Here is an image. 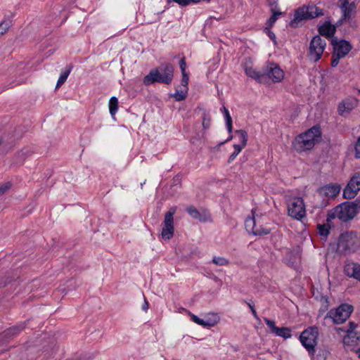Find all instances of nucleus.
Masks as SVG:
<instances>
[{
	"instance_id": "1",
	"label": "nucleus",
	"mask_w": 360,
	"mask_h": 360,
	"mask_svg": "<svg viewBox=\"0 0 360 360\" xmlns=\"http://www.w3.org/2000/svg\"><path fill=\"white\" fill-rule=\"evenodd\" d=\"M174 67L170 63H162L158 68L152 69L143 79V83L149 86L155 82L170 84L174 78Z\"/></svg>"
},
{
	"instance_id": "2",
	"label": "nucleus",
	"mask_w": 360,
	"mask_h": 360,
	"mask_svg": "<svg viewBox=\"0 0 360 360\" xmlns=\"http://www.w3.org/2000/svg\"><path fill=\"white\" fill-rule=\"evenodd\" d=\"M323 15V9L314 4L303 5L295 10L294 18L289 22L288 26L291 28H298L302 27L306 21Z\"/></svg>"
},
{
	"instance_id": "3",
	"label": "nucleus",
	"mask_w": 360,
	"mask_h": 360,
	"mask_svg": "<svg viewBox=\"0 0 360 360\" xmlns=\"http://www.w3.org/2000/svg\"><path fill=\"white\" fill-rule=\"evenodd\" d=\"M337 245L341 255L355 252L360 247V238L356 231H345L339 236Z\"/></svg>"
},
{
	"instance_id": "4",
	"label": "nucleus",
	"mask_w": 360,
	"mask_h": 360,
	"mask_svg": "<svg viewBox=\"0 0 360 360\" xmlns=\"http://www.w3.org/2000/svg\"><path fill=\"white\" fill-rule=\"evenodd\" d=\"M260 84H266L270 81L280 82L284 77V72L275 63L267 61L260 70Z\"/></svg>"
},
{
	"instance_id": "5",
	"label": "nucleus",
	"mask_w": 360,
	"mask_h": 360,
	"mask_svg": "<svg viewBox=\"0 0 360 360\" xmlns=\"http://www.w3.org/2000/svg\"><path fill=\"white\" fill-rule=\"evenodd\" d=\"M319 337V328L314 326L306 328L300 335V341L302 346L307 349L309 354L314 357Z\"/></svg>"
},
{
	"instance_id": "6",
	"label": "nucleus",
	"mask_w": 360,
	"mask_h": 360,
	"mask_svg": "<svg viewBox=\"0 0 360 360\" xmlns=\"http://www.w3.org/2000/svg\"><path fill=\"white\" fill-rule=\"evenodd\" d=\"M354 311L351 304L343 303L336 309H330L325 316V319H331L333 323L341 324L345 322Z\"/></svg>"
},
{
	"instance_id": "7",
	"label": "nucleus",
	"mask_w": 360,
	"mask_h": 360,
	"mask_svg": "<svg viewBox=\"0 0 360 360\" xmlns=\"http://www.w3.org/2000/svg\"><path fill=\"white\" fill-rule=\"evenodd\" d=\"M326 42L323 39L320 35H316L314 37L310 43L307 56L310 60L316 63L319 61L323 55V53L326 49Z\"/></svg>"
},
{
	"instance_id": "8",
	"label": "nucleus",
	"mask_w": 360,
	"mask_h": 360,
	"mask_svg": "<svg viewBox=\"0 0 360 360\" xmlns=\"http://www.w3.org/2000/svg\"><path fill=\"white\" fill-rule=\"evenodd\" d=\"M288 215L300 220L305 215V205L301 197H293L288 200Z\"/></svg>"
},
{
	"instance_id": "9",
	"label": "nucleus",
	"mask_w": 360,
	"mask_h": 360,
	"mask_svg": "<svg viewBox=\"0 0 360 360\" xmlns=\"http://www.w3.org/2000/svg\"><path fill=\"white\" fill-rule=\"evenodd\" d=\"M177 207L172 206L165 213L162 227V238L165 240L171 239L174 233V215L176 212Z\"/></svg>"
},
{
	"instance_id": "10",
	"label": "nucleus",
	"mask_w": 360,
	"mask_h": 360,
	"mask_svg": "<svg viewBox=\"0 0 360 360\" xmlns=\"http://www.w3.org/2000/svg\"><path fill=\"white\" fill-rule=\"evenodd\" d=\"M336 210H338L339 219L342 222L352 221L357 215L350 201L341 202L336 206Z\"/></svg>"
},
{
	"instance_id": "11",
	"label": "nucleus",
	"mask_w": 360,
	"mask_h": 360,
	"mask_svg": "<svg viewBox=\"0 0 360 360\" xmlns=\"http://www.w3.org/2000/svg\"><path fill=\"white\" fill-rule=\"evenodd\" d=\"M302 248L297 245L292 249H288L285 256L283 259V262L291 268H295L301 260Z\"/></svg>"
},
{
	"instance_id": "12",
	"label": "nucleus",
	"mask_w": 360,
	"mask_h": 360,
	"mask_svg": "<svg viewBox=\"0 0 360 360\" xmlns=\"http://www.w3.org/2000/svg\"><path fill=\"white\" fill-rule=\"evenodd\" d=\"M26 327V322H21L15 326H11L6 329L0 333V342L3 345L6 344L13 338L17 336Z\"/></svg>"
},
{
	"instance_id": "13",
	"label": "nucleus",
	"mask_w": 360,
	"mask_h": 360,
	"mask_svg": "<svg viewBox=\"0 0 360 360\" xmlns=\"http://www.w3.org/2000/svg\"><path fill=\"white\" fill-rule=\"evenodd\" d=\"M331 44L333 46V52H335V54L342 58L346 56L352 49L350 42L345 39H341L338 41L337 38L333 39Z\"/></svg>"
},
{
	"instance_id": "14",
	"label": "nucleus",
	"mask_w": 360,
	"mask_h": 360,
	"mask_svg": "<svg viewBox=\"0 0 360 360\" xmlns=\"http://www.w3.org/2000/svg\"><path fill=\"white\" fill-rule=\"evenodd\" d=\"M341 187L338 184H329L323 186L317 189V193L323 198L333 199L340 192Z\"/></svg>"
},
{
	"instance_id": "15",
	"label": "nucleus",
	"mask_w": 360,
	"mask_h": 360,
	"mask_svg": "<svg viewBox=\"0 0 360 360\" xmlns=\"http://www.w3.org/2000/svg\"><path fill=\"white\" fill-rule=\"evenodd\" d=\"M314 146L315 142L311 141V139H304L301 134L295 137V139L292 143L293 148L298 153L311 150Z\"/></svg>"
},
{
	"instance_id": "16",
	"label": "nucleus",
	"mask_w": 360,
	"mask_h": 360,
	"mask_svg": "<svg viewBox=\"0 0 360 360\" xmlns=\"http://www.w3.org/2000/svg\"><path fill=\"white\" fill-rule=\"evenodd\" d=\"M358 105V100L355 98H347L342 101L338 106V114L345 116Z\"/></svg>"
},
{
	"instance_id": "17",
	"label": "nucleus",
	"mask_w": 360,
	"mask_h": 360,
	"mask_svg": "<svg viewBox=\"0 0 360 360\" xmlns=\"http://www.w3.org/2000/svg\"><path fill=\"white\" fill-rule=\"evenodd\" d=\"M200 110L202 111V130L200 133L197 134L198 139H205L207 134V131L211 127V122H212V117L209 111H207L205 109L200 108Z\"/></svg>"
},
{
	"instance_id": "18",
	"label": "nucleus",
	"mask_w": 360,
	"mask_h": 360,
	"mask_svg": "<svg viewBox=\"0 0 360 360\" xmlns=\"http://www.w3.org/2000/svg\"><path fill=\"white\" fill-rule=\"evenodd\" d=\"M186 210L193 219H197L200 222H207L210 219V215L207 211L203 210L202 212H200L193 205L188 206Z\"/></svg>"
},
{
	"instance_id": "19",
	"label": "nucleus",
	"mask_w": 360,
	"mask_h": 360,
	"mask_svg": "<svg viewBox=\"0 0 360 360\" xmlns=\"http://www.w3.org/2000/svg\"><path fill=\"white\" fill-rule=\"evenodd\" d=\"M318 31L319 33V35L325 37L327 39L333 37L334 34L336 32L335 28L333 25V24H331L330 20L325 21V22L323 25H319L318 27Z\"/></svg>"
},
{
	"instance_id": "20",
	"label": "nucleus",
	"mask_w": 360,
	"mask_h": 360,
	"mask_svg": "<svg viewBox=\"0 0 360 360\" xmlns=\"http://www.w3.org/2000/svg\"><path fill=\"white\" fill-rule=\"evenodd\" d=\"M301 134L304 139H311V141L316 143L321 138L322 131L320 125L316 124Z\"/></svg>"
},
{
	"instance_id": "21",
	"label": "nucleus",
	"mask_w": 360,
	"mask_h": 360,
	"mask_svg": "<svg viewBox=\"0 0 360 360\" xmlns=\"http://www.w3.org/2000/svg\"><path fill=\"white\" fill-rule=\"evenodd\" d=\"M73 68V65L72 63H70L68 65L66 66L65 70L60 74V76L59 77L56 89L59 88L61 85H63L65 81L67 80L68 77L69 76L70 72L72 71Z\"/></svg>"
},
{
	"instance_id": "22",
	"label": "nucleus",
	"mask_w": 360,
	"mask_h": 360,
	"mask_svg": "<svg viewBox=\"0 0 360 360\" xmlns=\"http://www.w3.org/2000/svg\"><path fill=\"white\" fill-rule=\"evenodd\" d=\"M358 192L357 189L353 188L347 183V185L343 190L342 197L344 199L352 200L356 196Z\"/></svg>"
},
{
	"instance_id": "23",
	"label": "nucleus",
	"mask_w": 360,
	"mask_h": 360,
	"mask_svg": "<svg viewBox=\"0 0 360 360\" xmlns=\"http://www.w3.org/2000/svg\"><path fill=\"white\" fill-rule=\"evenodd\" d=\"M191 320L195 322V323L200 325V326H202L205 328H210L212 326H214L216 323H217V321H212L210 319L207 320V321H205L202 319H200L198 316L194 315V314H191Z\"/></svg>"
},
{
	"instance_id": "24",
	"label": "nucleus",
	"mask_w": 360,
	"mask_h": 360,
	"mask_svg": "<svg viewBox=\"0 0 360 360\" xmlns=\"http://www.w3.org/2000/svg\"><path fill=\"white\" fill-rule=\"evenodd\" d=\"M349 328L347 330H345L342 328H335L337 331L342 330V331L347 333V335L344 337V339H343L344 342H351L350 341H349V340L350 338L349 336H351L353 334V332H354V330L357 327V324L353 321H349Z\"/></svg>"
},
{
	"instance_id": "25",
	"label": "nucleus",
	"mask_w": 360,
	"mask_h": 360,
	"mask_svg": "<svg viewBox=\"0 0 360 360\" xmlns=\"http://www.w3.org/2000/svg\"><path fill=\"white\" fill-rule=\"evenodd\" d=\"M221 112L224 116L227 131L229 134H231L233 132V121L229 111L226 107L224 106L221 109Z\"/></svg>"
},
{
	"instance_id": "26",
	"label": "nucleus",
	"mask_w": 360,
	"mask_h": 360,
	"mask_svg": "<svg viewBox=\"0 0 360 360\" xmlns=\"http://www.w3.org/2000/svg\"><path fill=\"white\" fill-rule=\"evenodd\" d=\"M245 74L248 77L255 79L258 83H260V70L257 71L252 67H248L247 65L244 66Z\"/></svg>"
},
{
	"instance_id": "27",
	"label": "nucleus",
	"mask_w": 360,
	"mask_h": 360,
	"mask_svg": "<svg viewBox=\"0 0 360 360\" xmlns=\"http://www.w3.org/2000/svg\"><path fill=\"white\" fill-rule=\"evenodd\" d=\"M330 354V350L328 346L322 345L318 347V353L316 354V360H326Z\"/></svg>"
},
{
	"instance_id": "28",
	"label": "nucleus",
	"mask_w": 360,
	"mask_h": 360,
	"mask_svg": "<svg viewBox=\"0 0 360 360\" xmlns=\"http://www.w3.org/2000/svg\"><path fill=\"white\" fill-rule=\"evenodd\" d=\"M32 152L28 148H23L18 151L15 155L16 162L22 164L25 159L30 156Z\"/></svg>"
},
{
	"instance_id": "29",
	"label": "nucleus",
	"mask_w": 360,
	"mask_h": 360,
	"mask_svg": "<svg viewBox=\"0 0 360 360\" xmlns=\"http://www.w3.org/2000/svg\"><path fill=\"white\" fill-rule=\"evenodd\" d=\"M291 332H292V330L290 328H288V327L279 328V327H278V328L276 329V330L275 331V333L274 334H275L276 335H277L278 337H281L284 339H288V338H291V336H292Z\"/></svg>"
},
{
	"instance_id": "30",
	"label": "nucleus",
	"mask_w": 360,
	"mask_h": 360,
	"mask_svg": "<svg viewBox=\"0 0 360 360\" xmlns=\"http://www.w3.org/2000/svg\"><path fill=\"white\" fill-rule=\"evenodd\" d=\"M256 226L257 224L254 216L252 217H248L246 218L245 221V227L248 233H252L253 235V232L255 230Z\"/></svg>"
},
{
	"instance_id": "31",
	"label": "nucleus",
	"mask_w": 360,
	"mask_h": 360,
	"mask_svg": "<svg viewBox=\"0 0 360 360\" xmlns=\"http://www.w3.org/2000/svg\"><path fill=\"white\" fill-rule=\"evenodd\" d=\"M342 3L340 6V8L342 11V17H343V19H349L351 18V13L352 12V11L348 7L349 1L342 0Z\"/></svg>"
},
{
	"instance_id": "32",
	"label": "nucleus",
	"mask_w": 360,
	"mask_h": 360,
	"mask_svg": "<svg viewBox=\"0 0 360 360\" xmlns=\"http://www.w3.org/2000/svg\"><path fill=\"white\" fill-rule=\"evenodd\" d=\"M348 184L357 191H360V171L354 174Z\"/></svg>"
},
{
	"instance_id": "33",
	"label": "nucleus",
	"mask_w": 360,
	"mask_h": 360,
	"mask_svg": "<svg viewBox=\"0 0 360 360\" xmlns=\"http://www.w3.org/2000/svg\"><path fill=\"white\" fill-rule=\"evenodd\" d=\"M188 96L187 90H181L179 91L178 89H176L175 93L170 94V97L174 98L176 101H181L186 98Z\"/></svg>"
},
{
	"instance_id": "34",
	"label": "nucleus",
	"mask_w": 360,
	"mask_h": 360,
	"mask_svg": "<svg viewBox=\"0 0 360 360\" xmlns=\"http://www.w3.org/2000/svg\"><path fill=\"white\" fill-rule=\"evenodd\" d=\"M118 108V99L115 96H112L110 98L109 101V110L110 113L112 116H114Z\"/></svg>"
},
{
	"instance_id": "35",
	"label": "nucleus",
	"mask_w": 360,
	"mask_h": 360,
	"mask_svg": "<svg viewBox=\"0 0 360 360\" xmlns=\"http://www.w3.org/2000/svg\"><path fill=\"white\" fill-rule=\"evenodd\" d=\"M271 13V15L266 20V26L269 27H272L274 25L276 20H278V16L283 14V13L281 11H273Z\"/></svg>"
},
{
	"instance_id": "36",
	"label": "nucleus",
	"mask_w": 360,
	"mask_h": 360,
	"mask_svg": "<svg viewBox=\"0 0 360 360\" xmlns=\"http://www.w3.org/2000/svg\"><path fill=\"white\" fill-rule=\"evenodd\" d=\"M330 226L328 224L317 225V229L319 230V233L321 236L327 237L330 233Z\"/></svg>"
},
{
	"instance_id": "37",
	"label": "nucleus",
	"mask_w": 360,
	"mask_h": 360,
	"mask_svg": "<svg viewBox=\"0 0 360 360\" xmlns=\"http://www.w3.org/2000/svg\"><path fill=\"white\" fill-rule=\"evenodd\" d=\"M271 229L263 227L262 226H256L255 230L253 232L254 236H265L269 234Z\"/></svg>"
},
{
	"instance_id": "38",
	"label": "nucleus",
	"mask_w": 360,
	"mask_h": 360,
	"mask_svg": "<svg viewBox=\"0 0 360 360\" xmlns=\"http://www.w3.org/2000/svg\"><path fill=\"white\" fill-rule=\"evenodd\" d=\"M11 20H4L0 23V37L4 34L11 26Z\"/></svg>"
},
{
	"instance_id": "39",
	"label": "nucleus",
	"mask_w": 360,
	"mask_h": 360,
	"mask_svg": "<svg viewBox=\"0 0 360 360\" xmlns=\"http://www.w3.org/2000/svg\"><path fill=\"white\" fill-rule=\"evenodd\" d=\"M235 133L239 135L240 143H243V145H247L248 140V135L247 131L244 129H237L235 131Z\"/></svg>"
},
{
	"instance_id": "40",
	"label": "nucleus",
	"mask_w": 360,
	"mask_h": 360,
	"mask_svg": "<svg viewBox=\"0 0 360 360\" xmlns=\"http://www.w3.org/2000/svg\"><path fill=\"white\" fill-rule=\"evenodd\" d=\"M335 218L339 219V212L338 210H336V207L328 212L326 219L327 224H329V223Z\"/></svg>"
},
{
	"instance_id": "41",
	"label": "nucleus",
	"mask_w": 360,
	"mask_h": 360,
	"mask_svg": "<svg viewBox=\"0 0 360 360\" xmlns=\"http://www.w3.org/2000/svg\"><path fill=\"white\" fill-rule=\"evenodd\" d=\"M263 319L266 326H268V328H269L271 333H274L276 329L278 328V327L276 326L275 321L266 317H264Z\"/></svg>"
},
{
	"instance_id": "42",
	"label": "nucleus",
	"mask_w": 360,
	"mask_h": 360,
	"mask_svg": "<svg viewBox=\"0 0 360 360\" xmlns=\"http://www.w3.org/2000/svg\"><path fill=\"white\" fill-rule=\"evenodd\" d=\"M349 340L351 342H344L345 345H356L358 344L359 341L360 340V337L357 335L356 332H353V334L349 336Z\"/></svg>"
},
{
	"instance_id": "43",
	"label": "nucleus",
	"mask_w": 360,
	"mask_h": 360,
	"mask_svg": "<svg viewBox=\"0 0 360 360\" xmlns=\"http://www.w3.org/2000/svg\"><path fill=\"white\" fill-rule=\"evenodd\" d=\"M212 262L219 266H225L229 264V261L228 259L220 257H214L212 259Z\"/></svg>"
},
{
	"instance_id": "44",
	"label": "nucleus",
	"mask_w": 360,
	"mask_h": 360,
	"mask_svg": "<svg viewBox=\"0 0 360 360\" xmlns=\"http://www.w3.org/2000/svg\"><path fill=\"white\" fill-rule=\"evenodd\" d=\"M271 27H269L266 26L264 28L263 31L265 34H266L268 35V37L270 38V39L273 41L274 44L275 45H276L277 44L276 37V34L271 30Z\"/></svg>"
},
{
	"instance_id": "45",
	"label": "nucleus",
	"mask_w": 360,
	"mask_h": 360,
	"mask_svg": "<svg viewBox=\"0 0 360 360\" xmlns=\"http://www.w3.org/2000/svg\"><path fill=\"white\" fill-rule=\"evenodd\" d=\"M356 263L352 262L347 264L344 267L345 274L349 277H352V269H354Z\"/></svg>"
},
{
	"instance_id": "46",
	"label": "nucleus",
	"mask_w": 360,
	"mask_h": 360,
	"mask_svg": "<svg viewBox=\"0 0 360 360\" xmlns=\"http://www.w3.org/2000/svg\"><path fill=\"white\" fill-rule=\"evenodd\" d=\"M278 0H267V4L270 8V11H279Z\"/></svg>"
},
{
	"instance_id": "47",
	"label": "nucleus",
	"mask_w": 360,
	"mask_h": 360,
	"mask_svg": "<svg viewBox=\"0 0 360 360\" xmlns=\"http://www.w3.org/2000/svg\"><path fill=\"white\" fill-rule=\"evenodd\" d=\"M182 74V78L181 81V85L184 87L185 90L188 91V81H189V77L188 72H181Z\"/></svg>"
},
{
	"instance_id": "48",
	"label": "nucleus",
	"mask_w": 360,
	"mask_h": 360,
	"mask_svg": "<svg viewBox=\"0 0 360 360\" xmlns=\"http://www.w3.org/2000/svg\"><path fill=\"white\" fill-rule=\"evenodd\" d=\"M352 278L360 281V264H359L356 263L354 269H352Z\"/></svg>"
},
{
	"instance_id": "49",
	"label": "nucleus",
	"mask_w": 360,
	"mask_h": 360,
	"mask_svg": "<svg viewBox=\"0 0 360 360\" xmlns=\"http://www.w3.org/2000/svg\"><path fill=\"white\" fill-rule=\"evenodd\" d=\"M340 58H342V57L335 54V52H333L331 57V66L333 68L336 67L338 65Z\"/></svg>"
},
{
	"instance_id": "50",
	"label": "nucleus",
	"mask_w": 360,
	"mask_h": 360,
	"mask_svg": "<svg viewBox=\"0 0 360 360\" xmlns=\"http://www.w3.org/2000/svg\"><path fill=\"white\" fill-rule=\"evenodd\" d=\"M12 184L11 182H6L1 186H0V195H4L7 191H8Z\"/></svg>"
},
{
	"instance_id": "51",
	"label": "nucleus",
	"mask_w": 360,
	"mask_h": 360,
	"mask_svg": "<svg viewBox=\"0 0 360 360\" xmlns=\"http://www.w3.org/2000/svg\"><path fill=\"white\" fill-rule=\"evenodd\" d=\"M350 202L358 214L360 212V196L358 197L355 200L350 201Z\"/></svg>"
},
{
	"instance_id": "52",
	"label": "nucleus",
	"mask_w": 360,
	"mask_h": 360,
	"mask_svg": "<svg viewBox=\"0 0 360 360\" xmlns=\"http://www.w3.org/2000/svg\"><path fill=\"white\" fill-rule=\"evenodd\" d=\"M324 302L323 303L321 307L319 309V313H323L328 309V301L327 297H323Z\"/></svg>"
},
{
	"instance_id": "53",
	"label": "nucleus",
	"mask_w": 360,
	"mask_h": 360,
	"mask_svg": "<svg viewBox=\"0 0 360 360\" xmlns=\"http://www.w3.org/2000/svg\"><path fill=\"white\" fill-rule=\"evenodd\" d=\"M179 67L181 69V72H186V58L184 56L181 60H179Z\"/></svg>"
},
{
	"instance_id": "54",
	"label": "nucleus",
	"mask_w": 360,
	"mask_h": 360,
	"mask_svg": "<svg viewBox=\"0 0 360 360\" xmlns=\"http://www.w3.org/2000/svg\"><path fill=\"white\" fill-rule=\"evenodd\" d=\"M355 158L357 159L360 158V137L355 144Z\"/></svg>"
},
{
	"instance_id": "55",
	"label": "nucleus",
	"mask_w": 360,
	"mask_h": 360,
	"mask_svg": "<svg viewBox=\"0 0 360 360\" xmlns=\"http://www.w3.org/2000/svg\"><path fill=\"white\" fill-rule=\"evenodd\" d=\"M13 279L8 278H0V288H4L7 283L11 282Z\"/></svg>"
},
{
	"instance_id": "56",
	"label": "nucleus",
	"mask_w": 360,
	"mask_h": 360,
	"mask_svg": "<svg viewBox=\"0 0 360 360\" xmlns=\"http://www.w3.org/2000/svg\"><path fill=\"white\" fill-rule=\"evenodd\" d=\"M168 4H170L171 2H175L178 4L180 6H186L187 2L186 0H167Z\"/></svg>"
},
{
	"instance_id": "57",
	"label": "nucleus",
	"mask_w": 360,
	"mask_h": 360,
	"mask_svg": "<svg viewBox=\"0 0 360 360\" xmlns=\"http://www.w3.org/2000/svg\"><path fill=\"white\" fill-rule=\"evenodd\" d=\"M246 146V145H243V143H240V144H234L233 146V148H234V151L235 153H237L238 154H239L240 153V151L242 150V149L243 148H245Z\"/></svg>"
},
{
	"instance_id": "58",
	"label": "nucleus",
	"mask_w": 360,
	"mask_h": 360,
	"mask_svg": "<svg viewBox=\"0 0 360 360\" xmlns=\"http://www.w3.org/2000/svg\"><path fill=\"white\" fill-rule=\"evenodd\" d=\"M181 179L179 175L175 176L172 179V186H176L180 184Z\"/></svg>"
},
{
	"instance_id": "59",
	"label": "nucleus",
	"mask_w": 360,
	"mask_h": 360,
	"mask_svg": "<svg viewBox=\"0 0 360 360\" xmlns=\"http://www.w3.org/2000/svg\"><path fill=\"white\" fill-rule=\"evenodd\" d=\"M347 19H343V17H341L336 22L335 24L333 25L335 28V31L337 30V28L340 27L343 22L346 20Z\"/></svg>"
},
{
	"instance_id": "60",
	"label": "nucleus",
	"mask_w": 360,
	"mask_h": 360,
	"mask_svg": "<svg viewBox=\"0 0 360 360\" xmlns=\"http://www.w3.org/2000/svg\"><path fill=\"white\" fill-rule=\"evenodd\" d=\"M24 83V81L21 80L20 82H18V83H15L14 81H13L12 82H11L7 86H6V89H10V88H12V87H14V86H16L18 85H20L21 84Z\"/></svg>"
},
{
	"instance_id": "61",
	"label": "nucleus",
	"mask_w": 360,
	"mask_h": 360,
	"mask_svg": "<svg viewBox=\"0 0 360 360\" xmlns=\"http://www.w3.org/2000/svg\"><path fill=\"white\" fill-rule=\"evenodd\" d=\"M238 155V154L237 153H232L228 159V163L230 164L231 162H232L236 159Z\"/></svg>"
},
{
	"instance_id": "62",
	"label": "nucleus",
	"mask_w": 360,
	"mask_h": 360,
	"mask_svg": "<svg viewBox=\"0 0 360 360\" xmlns=\"http://www.w3.org/2000/svg\"><path fill=\"white\" fill-rule=\"evenodd\" d=\"M244 302H245L248 304V306L250 307L251 311L252 310V309H255V304L252 300H250V302L244 300Z\"/></svg>"
},
{
	"instance_id": "63",
	"label": "nucleus",
	"mask_w": 360,
	"mask_h": 360,
	"mask_svg": "<svg viewBox=\"0 0 360 360\" xmlns=\"http://www.w3.org/2000/svg\"><path fill=\"white\" fill-rule=\"evenodd\" d=\"M148 307H149V303L145 298L144 304L142 306V309H143V310L146 311L148 309Z\"/></svg>"
},
{
	"instance_id": "64",
	"label": "nucleus",
	"mask_w": 360,
	"mask_h": 360,
	"mask_svg": "<svg viewBox=\"0 0 360 360\" xmlns=\"http://www.w3.org/2000/svg\"><path fill=\"white\" fill-rule=\"evenodd\" d=\"M348 7L353 11L356 9V4L355 2L353 1L352 3H349Z\"/></svg>"
}]
</instances>
